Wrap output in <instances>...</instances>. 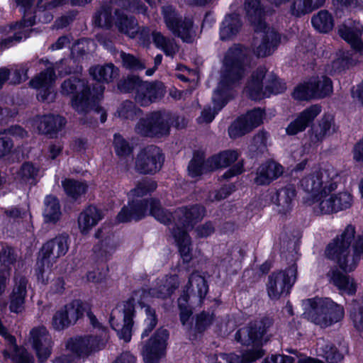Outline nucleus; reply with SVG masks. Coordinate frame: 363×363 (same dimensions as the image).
<instances>
[{
  "mask_svg": "<svg viewBox=\"0 0 363 363\" xmlns=\"http://www.w3.org/2000/svg\"><path fill=\"white\" fill-rule=\"evenodd\" d=\"M215 315L213 312L202 311L195 315V330L199 333L205 331L213 322Z\"/></svg>",
  "mask_w": 363,
  "mask_h": 363,
  "instance_id": "nucleus-45",
  "label": "nucleus"
},
{
  "mask_svg": "<svg viewBox=\"0 0 363 363\" xmlns=\"http://www.w3.org/2000/svg\"><path fill=\"white\" fill-rule=\"evenodd\" d=\"M214 363H245L243 359L235 354L221 353L216 356Z\"/></svg>",
  "mask_w": 363,
  "mask_h": 363,
  "instance_id": "nucleus-62",
  "label": "nucleus"
},
{
  "mask_svg": "<svg viewBox=\"0 0 363 363\" xmlns=\"http://www.w3.org/2000/svg\"><path fill=\"white\" fill-rule=\"evenodd\" d=\"M157 184L153 181H143L128 193V203L116 216V224L126 223L133 220H140L147 214L150 208V214L164 225L169 224L172 220H178L183 223H193L201 220L205 213L203 206L196 205L190 207H182L177 209L173 216L160 207L158 201L151 199L138 200L150 191L155 190Z\"/></svg>",
  "mask_w": 363,
  "mask_h": 363,
  "instance_id": "nucleus-1",
  "label": "nucleus"
},
{
  "mask_svg": "<svg viewBox=\"0 0 363 363\" xmlns=\"http://www.w3.org/2000/svg\"><path fill=\"white\" fill-rule=\"evenodd\" d=\"M177 286H169V284L160 286L159 289H151L150 293L153 296L160 298H166L169 296Z\"/></svg>",
  "mask_w": 363,
  "mask_h": 363,
  "instance_id": "nucleus-60",
  "label": "nucleus"
},
{
  "mask_svg": "<svg viewBox=\"0 0 363 363\" xmlns=\"http://www.w3.org/2000/svg\"><path fill=\"white\" fill-rule=\"evenodd\" d=\"M311 23L313 28L320 33H328L334 26V20L331 13L325 10H322L314 15Z\"/></svg>",
  "mask_w": 363,
  "mask_h": 363,
  "instance_id": "nucleus-36",
  "label": "nucleus"
},
{
  "mask_svg": "<svg viewBox=\"0 0 363 363\" xmlns=\"http://www.w3.org/2000/svg\"><path fill=\"white\" fill-rule=\"evenodd\" d=\"M104 90L101 84H97L91 91L84 81L76 78L65 81L62 84V93L72 96V105L78 112L86 111L101 99Z\"/></svg>",
  "mask_w": 363,
  "mask_h": 363,
  "instance_id": "nucleus-8",
  "label": "nucleus"
},
{
  "mask_svg": "<svg viewBox=\"0 0 363 363\" xmlns=\"http://www.w3.org/2000/svg\"><path fill=\"white\" fill-rule=\"evenodd\" d=\"M38 169L32 163L26 162L16 172L15 179L20 183H27L37 175Z\"/></svg>",
  "mask_w": 363,
  "mask_h": 363,
  "instance_id": "nucleus-44",
  "label": "nucleus"
},
{
  "mask_svg": "<svg viewBox=\"0 0 363 363\" xmlns=\"http://www.w3.org/2000/svg\"><path fill=\"white\" fill-rule=\"evenodd\" d=\"M114 250L113 242L110 237L101 240L100 244L94 246V258L97 262H106Z\"/></svg>",
  "mask_w": 363,
  "mask_h": 363,
  "instance_id": "nucleus-42",
  "label": "nucleus"
},
{
  "mask_svg": "<svg viewBox=\"0 0 363 363\" xmlns=\"http://www.w3.org/2000/svg\"><path fill=\"white\" fill-rule=\"evenodd\" d=\"M134 113V106L132 102L126 101L118 109V113L120 117L128 118L132 117Z\"/></svg>",
  "mask_w": 363,
  "mask_h": 363,
  "instance_id": "nucleus-64",
  "label": "nucleus"
},
{
  "mask_svg": "<svg viewBox=\"0 0 363 363\" xmlns=\"http://www.w3.org/2000/svg\"><path fill=\"white\" fill-rule=\"evenodd\" d=\"M172 233L177 243L181 257L184 263L192 259L191 238L185 228H173Z\"/></svg>",
  "mask_w": 363,
  "mask_h": 363,
  "instance_id": "nucleus-28",
  "label": "nucleus"
},
{
  "mask_svg": "<svg viewBox=\"0 0 363 363\" xmlns=\"http://www.w3.org/2000/svg\"><path fill=\"white\" fill-rule=\"evenodd\" d=\"M13 354L12 360L14 363H33L32 356L29 354L27 350L23 347H18L13 345Z\"/></svg>",
  "mask_w": 363,
  "mask_h": 363,
  "instance_id": "nucleus-59",
  "label": "nucleus"
},
{
  "mask_svg": "<svg viewBox=\"0 0 363 363\" xmlns=\"http://www.w3.org/2000/svg\"><path fill=\"white\" fill-rule=\"evenodd\" d=\"M336 131L333 117L325 116L319 122L317 127L313 129V136L315 141H322Z\"/></svg>",
  "mask_w": 363,
  "mask_h": 363,
  "instance_id": "nucleus-35",
  "label": "nucleus"
},
{
  "mask_svg": "<svg viewBox=\"0 0 363 363\" xmlns=\"http://www.w3.org/2000/svg\"><path fill=\"white\" fill-rule=\"evenodd\" d=\"M172 116L168 113H152L147 119L141 120L136 126L139 134L147 136H162L169 133Z\"/></svg>",
  "mask_w": 363,
  "mask_h": 363,
  "instance_id": "nucleus-14",
  "label": "nucleus"
},
{
  "mask_svg": "<svg viewBox=\"0 0 363 363\" xmlns=\"http://www.w3.org/2000/svg\"><path fill=\"white\" fill-rule=\"evenodd\" d=\"M65 125V119L59 116H44L35 121V125L42 133H52L61 129Z\"/></svg>",
  "mask_w": 363,
  "mask_h": 363,
  "instance_id": "nucleus-29",
  "label": "nucleus"
},
{
  "mask_svg": "<svg viewBox=\"0 0 363 363\" xmlns=\"http://www.w3.org/2000/svg\"><path fill=\"white\" fill-rule=\"evenodd\" d=\"M283 172L284 167L281 164L268 162L259 167L255 181L259 185L267 184L280 177Z\"/></svg>",
  "mask_w": 363,
  "mask_h": 363,
  "instance_id": "nucleus-25",
  "label": "nucleus"
},
{
  "mask_svg": "<svg viewBox=\"0 0 363 363\" xmlns=\"http://www.w3.org/2000/svg\"><path fill=\"white\" fill-rule=\"evenodd\" d=\"M144 311L146 318L145 320L147 327L141 335L142 338L147 337L149 333L155 328L157 324V317L155 310L150 306H144Z\"/></svg>",
  "mask_w": 363,
  "mask_h": 363,
  "instance_id": "nucleus-47",
  "label": "nucleus"
},
{
  "mask_svg": "<svg viewBox=\"0 0 363 363\" xmlns=\"http://www.w3.org/2000/svg\"><path fill=\"white\" fill-rule=\"evenodd\" d=\"M304 305V318L321 328L328 327L344 316L343 308L328 298H308Z\"/></svg>",
  "mask_w": 363,
  "mask_h": 363,
  "instance_id": "nucleus-7",
  "label": "nucleus"
},
{
  "mask_svg": "<svg viewBox=\"0 0 363 363\" xmlns=\"http://www.w3.org/2000/svg\"><path fill=\"white\" fill-rule=\"evenodd\" d=\"M68 247L64 238H55L47 242L41 248L40 256H44L52 262L67 251Z\"/></svg>",
  "mask_w": 363,
  "mask_h": 363,
  "instance_id": "nucleus-26",
  "label": "nucleus"
},
{
  "mask_svg": "<svg viewBox=\"0 0 363 363\" xmlns=\"http://www.w3.org/2000/svg\"><path fill=\"white\" fill-rule=\"evenodd\" d=\"M164 158L161 150L157 147H148L138 155L135 168L142 174H153L159 171Z\"/></svg>",
  "mask_w": 363,
  "mask_h": 363,
  "instance_id": "nucleus-17",
  "label": "nucleus"
},
{
  "mask_svg": "<svg viewBox=\"0 0 363 363\" xmlns=\"http://www.w3.org/2000/svg\"><path fill=\"white\" fill-rule=\"evenodd\" d=\"M297 274L296 266L292 265L285 271L272 273L269 277L267 293L271 299L277 300L287 295L294 284Z\"/></svg>",
  "mask_w": 363,
  "mask_h": 363,
  "instance_id": "nucleus-13",
  "label": "nucleus"
},
{
  "mask_svg": "<svg viewBox=\"0 0 363 363\" xmlns=\"http://www.w3.org/2000/svg\"><path fill=\"white\" fill-rule=\"evenodd\" d=\"M266 69L261 67L254 72L245 88V93L253 100H259L263 97H267L270 94H277L285 89V85L281 84L278 82H274V88L272 91H263L262 79L265 75Z\"/></svg>",
  "mask_w": 363,
  "mask_h": 363,
  "instance_id": "nucleus-16",
  "label": "nucleus"
},
{
  "mask_svg": "<svg viewBox=\"0 0 363 363\" xmlns=\"http://www.w3.org/2000/svg\"><path fill=\"white\" fill-rule=\"evenodd\" d=\"M241 23L237 14L225 16L220 27V35L222 40H229L240 30Z\"/></svg>",
  "mask_w": 363,
  "mask_h": 363,
  "instance_id": "nucleus-34",
  "label": "nucleus"
},
{
  "mask_svg": "<svg viewBox=\"0 0 363 363\" xmlns=\"http://www.w3.org/2000/svg\"><path fill=\"white\" fill-rule=\"evenodd\" d=\"M27 283L24 277L19 274L15 276L14 286L10 295L9 308L11 312L18 313L24 310Z\"/></svg>",
  "mask_w": 363,
  "mask_h": 363,
  "instance_id": "nucleus-23",
  "label": "nucleus"
},
{
  "mask_svg": "<svg viewBox=\"0 0 363 363\" xmlns=\"http://www.w3.org/2000/svg\"><path fill=\"white\" fill-rule=\"evenodd\" d=\"M311 11V6H309L308 0H294L291 6V12L296 16H300Z\"/></svg>",
  "mask_w": 363,
  "mask_h": 363,
  "instance_id": "nucleus-58",
  "label": "nucleus"
},
{
  "mask_svg": "<svg viewBox=\"0 0 363 363\" xmlns=\"http://www.w3.org/2000/svg\"><path fill=\"white\" fill-rule=\"evenodd\" d=\"M54 262L48 259L44 256L38 257L36 263V273L38 279L41 280L43 283L46 284L48 281V277L45 278L44 274L49 271L50 268Z\"/></svg>",
  "mask_w": 363,
  "mask_h": 363,
  "instance_id": "nucleus-51",
  "label": "nucleus"
},
{
  "mask_svg": "<svg viewBox=\"0 0 363 363\" xmlns=\"http://www.w3.org/2000/svg\"><path fill=\"white\" fill-rule=\"evenodd\" d=\"M30 341L35 350L40 362L48 359L51 354L52 338L44 326H38L33 328L30 333Z\"/></svg>",
  "mask_w": 363,
  "mask_h": 363,
  "instance_id": "nucleus-19",
  "label": "nucleus"
},
{
  "mask_svg": "<svg viewBox=\"0 0 363 363\" xmlns=\"http://www.w3.org/2000/svg\"><path fill=\"white\" fill-rule=\"evenodd\" d=\"M191 294L186 290L178 298V306L180 310V320L182 325H185L192 314V311L188 305V301Z\"/></svg>",
  "mask_w": 363,
  "mask_h": 363,
  "instance_id": "nucleus-46",
  "label": "nucleus"
},
{
  "mask_svg": "<svg viewBox=\"0 0 363 363\" xmlns=\"http://www.w3.org/2000/svg\"><path fill=\"white\" fill-rule=\"evenodd\" d=\"M55 79L54 70L48 68L30 82V86L38 89V98L41 101H51L53 99L52 85Z\"/></svg>",
  "mask_w": 363,
  "mask_h": 363,
  "instance_id": "nucleus-21",
  "label": "nucleus"
},
{
  "mask_svg": "<svg viewBox=\"0 0 363 363\" xmlns=\"http://www.w3.org/2000/svg\"><path fill=\"white\" fill-rule=\"evenodd\" d=\"M324 356L327 362L330 363H337L342 359V355L337 348L330 345L325 346Z\"/></svg>",
  "mask_w": 363,
  "mask_h": 363,
  "instance_id": "nucleus-61",
  "label": "nucleus"
},
{
  "mask_svg": "<svg viewBox=\"0 0 363 363\" xmlns=\"http://www.w3.org/2000/svg\"><path fill=\"white\" fill-rule=\"evenodd\" d=\"M121 311L118 308L114 309L111 314L110 323L112 327L118 331V334L121 339L125 342H129L132 336V327L133 325V317L135 315V299L130 298L123 303V312L121 314L123 318V326L121 328L114 327L115 319L117 313H120Z\"/></svg>",
  "mask_w": 363,
  "mask_h": 363,
  "instance_id": "nucleus-20",
  "label": "nucleus"
},
{
  "mask_svg": "<svg viewBox=\"0 0 363 363\" xmlns=\"http://www.w3.org/2000/svg\"><path fill=\"white\" fill-rule=\"evenodd\" d=\"M329 84L324 88H317V86H310L309 80L298 85L294 92L293 97L297 100H308L314 98V94H323L330 90Z\"/></svg>",
  "mask_w": 363,
  "mask_h": 363,
  "instance_id": "nucleus-33",
  "label": "nucleus"
},
{
  "mask_svg": "<svg viewBox=\"0 0 363 363\" xmlns=\"http://www.w3.org/2000/svg\"><path fill=\"white\" fill-rule=\"evenodd\" d=\"M103 218L101 212L94 206H89L79 216V227H94Z\"/></svg>",
  "mask_w": 363,
  "mask_h": 363,
  "instance_id": "nucleus-37",
  "label": "nucleus"
},
{
  "mask_svg": "<svg viewBox=\"0 0 363 363\" xmlns=\"http://www.w3.org/2000/svg\"><path fill=\"white\" fill-rule=\"evenodd\" d=\"M108 339L105 330L99 335H84L71 338L67 347L79 357L85 358L104 348Z\"/></svg>",
  "mask_w": 363,
  "mask_h": 363,
  "instance_id": "nucleus-12",
  "label": "nucleus"
},
{
  "mask_svg": "<svg viewBox=\"0 0 363 363\" xmlns=\"http://www.w3.org/2000/svg\"><path fill=\"white\" fill-rule=\"evenodd\" d=\"M111 23V13L110 9L107 8H103L94 17V23L99 27H109Z\"/></svg>",
  "mask_w": 363,
  "mask_h": 363,
  "instance_id": "nucleus-53",
  "label": "nucleus"
},
{
  "mask_svg": "<svg viewBox=\"0 0 363 363\" xmlns=\"http://www.w3.org/2000/svg\"><path fill=\"white\" fill-rule=\"evenodd\" d=\"M186 291L201 301L208 292V285L204 277L197 272H193L189 278Z\"/></svg>",
  "mask_w": 363,
  "mask_h": 363,
  "instance_id": "nucleus-32",
  "label": "nucleus"
},
{
  "mask_svg": "<svg viewBox=\"0 0 363 363\" xmlns=\"http://www.w3.org/2000/svg\"><path fill=\"white\" fill-rule=\"evenodd\" d=\"M296 196V189L293 186H286L277 190L273 199L277 211L283 214L289 213L294 206Z\"/></svg>",
  "mask_w": 363,
  "mask_h": 363,
  "instance_id": "nucleus-24",
  "label": "nucleus"
},
{
  "mask_svg": "<svg viewBox=\"0 0 363 363\" xmlns=\"http://www.w3.org/2000/svg\"><path fill=\"white\" fill-rule=\"evenodd\" d=\"M350 318L354 326L363 337V304L361 305L359 303H353L350 311Z\"/></svg>",
  "mask_w": 363,
  "mask_h": 363,
  "instance_id": "nucleus-48",
  "label": "nucleus"
},
{
  "mask_svg": "<svg viewBox=\"0 0 363 363\" xmlns=\"http://www.w3.org/2000/svg\"><path fill=\"white\" fill-rule=\"evenodd\" d=\"M168 331L164 328H159L143 348V359L147 363H157L164 354Z\"/></svg>",
  "mask_w": 363,
  "mask_h": 363,
  "instance_id": "nucleus-18",
  "label": "nucleus"
},
{
  "mask_svg": "<svg viewBox=\"0 0 363 363\" xmlns=\"http://www.w3.org/2000/svg\"><path fill=\"white\" fill-rule=\"evenodd\" d=\"M43 216L47 223H55L60 216V205L57 199L52 196H48L45 199Z\"/></svg>",
  "mask_w": 363,
  "mask_h": 363,
  "instance_id": "nucleus-40",
  "label": "nucleus"
},
{
  "mask_svg": "<svg viewBox=\"0 0 363 363\" xmlns=\"http://www.w3.org/2000/svg\"><path fill=\"white\" fill-rule=\"evenodd\" d=\"M252 130L242 118L236 120L229 128V135L232 138L240 137Z\"/></svg>",
  "mask_w": 363,
  "mask_h": 363,
  "instance_id": "nucleus-50",
  "label": "nucleus"
},
{
  "mask_svg": "<svg viewBox=\"0 0 363 363\" xmlns=\"http://www.w3.org/2000/svg\"><path fill=\"white\" fill-rule=\"evenodd\" d=\"M310 86H317V88H324L327 84L330 85V90L323 94H314V98H321L330 94L333 91V85L330 79L325 76L315 77L309 79Z\"/></svg>",
  "mask_w": 363,
  "mask_h": 363,
  "instance_id": "nucleus-54",
  "label": "nucleus"
},
{
  "mask_svg": "<svg viewBox=\"0 0 363 363\" xmlns=\"http://www.w3.org/2000/svg\"><path fill=\"white\" fill-rule=\"evenodd\" d=\"M238 156L239 153L235 150H226L213 156L205 162L201 158L194 157L189 164V174L195 177L206 171L226 167L235 162Z\"/></svg>",
  "mask_w": 363,
  "mask_h": 363,
  "instance_id": "nucleus-10",
  "label": "nucleus"
},
{
  "mask_svg": "<svg viewBox=\"0 0 363 363\" xmlns=\"http://www.w3.org/2000/svg\"><path fill=\"white\" fill-rule=\"evenodd\" d=\"M120 56L123 66L128 69L138 70L145 68V65L139 60L131 55L121 52Z\"/></svg>",
  "mask_w": 363,
  "mask_h": 363,
  "instance_id": "nucleus-57",
  "label": "nucleus"
},
{
  "mask_svg": "<svg viewBox=\"0 0 363 363\" xmlns=\"http://www.w3.org/2000/svg\"><path fill=\"white\" fill-rule=\"evenodd\" d=\"M90 74L98 82H109L118 74V70L113 65L96 66L90 69Z\"/></svg>",
  "mask_w": 363,
  "mask_h": 363,
  "instance_id": "nucleus-41",
  "label": "nucleus"
},
{
  "mask_svg": "<svg viewBox=\"0 0 363 363\" xmlns=\"http://www.w3.org/2000/svg\"><path fill=\"white\" fill-rule=\"evenodd\" d=\"M51 325L53 329L57 331H62L70 327L61 308L57 310L53 315Z\"/></svg>",
  "mask_w": 363,
  "mask_h": 363,
  "instance_id": "nucleus-55",
  "label": "nucleus"
},
{
  "mask_svg": "<svg viewBox=\"0 0 363 363\" xmlns=\"http://www.w3.org/2000/svg\"><path fill=\"white\" fill-rule=\"evenodd\" d=\"M320 107L312 106L302 111L286 128V133L294 135L306 130L308 124L320 113Z\"/></svg>",
  "mask_w": 363,
  "mask_h": 363,
  "instance_id": "nucleus-22",
  "label": "nucleus"
},
{
  "mask_svg": "<svg viewBox=\"0 0 363 363\" xmlns=\"http://www.w3.org/2000/svg\"><path fill=\"white\" fill-rule=\"evenodd\" d=\"M349 25H343L339 28L340 36L345 39L356 50L360 51L363 48V43L360 39L362 33V26L354 23L352 28Z\"/></svg>",
  "mask_w": 363,
  "mask_h": 363,
  "instance_id": "nucleus-27",
  "label": "nucleus"
},
{
  "mask_svg": "<svg viewBox=\"0 0 363 363\" xmlns=\"http://www.w3.org/2000/svg\"><path fill=\"white\" fill-rule=\"evenodd\" d=\"M235 186L233 184L224 186L219 190L209 193L206 200L211 203L219 202L228 198L235 191Z\"/></svg>",
  "mask_w": 363,
  "mask_h": 363,
  "instance_id": "nucleus-49",
  "label": "nucleus"
},
{
  "mask_svg": "<svg viewBox=\"0 0 363 363\" xmlns=\"http://www.w3.org/2000/svg\"><path fill=\"white\" fill-rule=\"evenodd\" d=\"M342 183L337 170L331 165H324L313 169L303 178L301 186L310 194L306 203L321 213L329 214L350 208L353 196L347 191L334 194Z\"/></svg>",
  "mask_w": 363,
  "mask_h": 363,
  "instance_id": "nucleus-2",
  "label": "nucleus"
},
{
  "mask_svg": "<svg viewBox=\"0 0 363 363\" xmlns=\"http://www.w3.org/2000/svg\"><path fill=\"white\" fill-rule=\"evenodd\" d=\"M23 13L22 22L5 28L7 37L0 42L1 48H6L11 45L13 40L19 41L28 36L30 28L34 24L35 18L31 16L33 12V0H16Z\"/></svg>",
  "mask_w": 363,
  "mask_h": 363,
  "instance_id": "nucleus-9",
  "label": "nucleus"
},
{
  "mask_svg": "<svg viewBox=\"0 0 363 363\" xmlns=\"http://www.w3.org/2000/svg\"><path fill=\"white\" fill-rule=\"evenodd\" d=\"M245 50L238 45L227 52L223 60L221 79L213 95L216 111H212L211 108H205L198 118L199 123H211L218 111L232 98L231 90L237 86L245 71Z\"/></svg>",
  "mask_w": 363,
  "mask_h": 363,
  "instance_id": "nucleus-3",
  "label": "nucleus"
},
{
  "mask_svg": "<svg viewBox=\"0 0 363 363\" xmlns=\"http://www.w3.org/2000/svg\"><path fill=\"white\" fill-rule=\"evenodd\" d=\"M70 326L82 318L84 311L88 310V303L76 299L61 308Z\"/></svg>",
  "mask_w": 363,
  "mask_h": 363,
  "instance_id": "nucleus-30",
  "label": "nucleus"
},
{
  "mask_svg": "<svg viewBox=\"0 0 363 363\" xmlns=\"http://www.w3.org/2000/svg\"><path fill=\"white\" fill-rule=\"evenodd\" d=\"M245 9L247 18L256 30L253 43L254 54L262 57L272 55L281 43V37L263 21L264 11L259 6V0H246Z\"/></svg>",
  "mask_w": 363,
  "mask_h": 363,
  "instance_id": "nucleus-5",
  "label": "nucleus"
},
{
  "mask_svg": "<svg viewBox=\"0 0 363 363\" xmlns=\"http://www.w3.org/2000/svg\"><path fill=\"white\" fill-rule=\"evenodd\" d=\"M152 40L155 46L167 56L172 57L178 51L177 45L174 40L165 37L160 32L152 33Z\"/></svg>",
  "mask_w": 363,
  "mask_h": 363,
  "instance_id": "nucleus-38",
  "label": "nucleus"
},
{
  "mask_svg": "<svg viewBox=\"0 0 363 363\" xmlns=\"http://www.w3.org/2000/svg\"><path fill=\"white\" fill-rule=\"evenodd\" d=\"M126 83L131 86L127 91L134 89L137 90L135 99L142 106L147 105L164 94L162 83L143 82L138 78L129 79L125 82V84Z\"/></svg>",
  "mask_w": 363,
  "mask_h": 363,
  "instance_id": "nucleus-15",
  "label": "nucleus"
},
{
  "mask_svg": "<svg viewBox=\"0 0 363 363\" xmlns=\"http://www.w3.org/2000/svg\"><path fill=\"white\" fill-rule=\"evenodd\" d=\"M116 24L118 30L130 38H133L138 32V23L133 18L116 13Z\"/></svg>",
  "mask_w": 363,
  "mask_h": 363,
  "instance_id": "nucleus-39",
  "label": "nucleus"
},
{
  "mask_svg": "<svg viewBox=\"0 0 363 363\" xmlns=\"http://www.w3.org/2000/svg\"><path fill=\"white\" fill-rule=\"evenodd\" d=\"M327 276L330 281L337 286L340 291H343L348 294H354L356 292V285L353 279L345 274H343L337 269H332Z\"/></svg>",
  "mask_w": 363,
  "mask_h": 363,
  "instance_id": "nucleus-31",
  "label": "nucleus"
},
{
  "mask_svg": "<svg viewBox=\"0 0 363 363\" xmlns=\"http://www.w3.org/2000/svg\"><path fill=\"white\" fill-rule=\"evenodd\" d=\"M162 15L167 28L176 36L186 43L192 42L196 36V29L191 18L182 21L170 6L162 7Z\"/></svg>",
  "mask_w": 363,
  "mask_h": 363,
  "instance_id": "nucleus-11",
  "label": "nucleus"
},
{
  "mask_svg": "<svg viewBox=\"0 0 363 363\" xmlns=\"http://www.w3.org/2000/svg\"><path fill=\"white\" fill-rule=\"evenodd\" d=\"M354 228H345V231L328 244L325 255L336 259L339 267L345 272L354 270L359 259H363V236L354 240Z\"/></svg>",
  "mask_w": 363,
  "mask_h": 363,
  "instance_id": "nucleus-4",
  "label": "nucleus"
},
{
  "mask_svg": "<svg viewBox=\"0 0 363 363\" xmlns=\"http://www.w3.org/2000/svg\"><path fill=\"white\" fill-rule=\"evenodd\" d=\"M264 113L260 109L249 111L245 116L241 117L251 130L259 125L263 121Z\"/></svg>",
  "mask_w": 363,
  "mask_h": 363,
  "instance_id": "nucleus-52",
  "label": "nucleus"
},
{
  "mask_svg": "<svg viewBox=\"0 0 363 363\" xmlns=\"http://www.w3.org/2000/svg\"><path fill=\"white\" fill-rule=\"evenodd\" d=\"M62 186L66 194L73 199L85 194L87 189V184L85 182L73 179L64 180Z\"/></svg>",
  "mask_w": 363,
  "mask_h": 363,
  "instance_id": "nucleus-43",
  "label": "nucleus"
},
{
  "mask_svg": "<svg viewBox=\"0 0 363 363\" xmlns=\"http://www.w3.org/2000/svg\"><path fill=\"white\" fill-rule=\"evenodd\" d=\"M113 144L116 152L119 157H125L131 153L132 148L120 135H114Z\"/></svg>",
  "mask_w": 363,
  "mask_h": 363,
  "instance_id": "nucleus-56",
  "label": "nucleus"
},
{
  "mask_svg": "<svg viewBox=\"0 0 363 363\" xmlns=\"http://www.w3.org/2000/svg\"><path fill=\"white\" fill-rule=\"evenodd\" d=\"M67 0H39L38 4V16L40 17L41 9L44 10H50L57 6H60L64 3H65Z\"/></svg>",
  "mask_w": 363,
  "mask_h": 363,
  "instance_id": "nucleus-63",
  "label": "nucleus"
},
{
  "mask_svg": "<svg viewBox=\"0 0 363 363\" xmlns=\"http://www.w3.org/2000/svg\"><path fill=\"white\" fill-rule=\"evenodd\" d=\"M272 323L271 318H263L260 320L250 323L236 332L235 340L237 342L242 345L252 346V349L246 350L240 356L244 362L250 363L263 357L264 352L262 348V337Z\"/></svg>",
  "mask_w": 363,
  "mask_h": 363,
  "instance_id": "nucleus-6",
  "label": "nucleus"
}]
</instances>
